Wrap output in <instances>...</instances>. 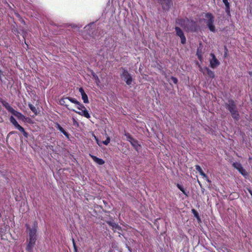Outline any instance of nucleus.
I'll use <instances>...</instances> for the list:
<instances>
[{
    "instance_id": "37",
    "label": "nucleus",
    "mask_w": 252,
    "mask_h": 252,
    "mask_svg": "<svg viewBox=\"0 0 252 252\" xmlns=\"http://www.w3.org/2000/svg\"><path fill=\"white\" fill-rule=\"evenodd\" d=\"M205 74H207V71H205Z\"/></svg>"
},
{
    "instance_id": "8",
    "label": "nucleus",
    "mask_w": 252,
    "mask_h": 252,
    "mask_svg": "<svg viewBox=\"0 0 252 252\" xmlns=\"http://www.w3.org/2000/svg\"><path fill=\"white\" fill-rule=\"evenodd\" d=\"M176 34L179 36L181 38V43L184 44L186 42V38L182 30L179 27L175 28Z\"/></svg>"
},
{
    "instance_id": "18",
    "label": "nucleus",
    "mask_w": 252,
    "mask_h": 252,
    "mask_svg": "<svg viewBox=\"0 0 252 252\" xmlns=\"http://www.w3.org/2000/svg\"><path fill=\"white\" fill-rule=\"evenodd\" d=\"M9 120L12 125H13V126L15 127V128H17L20 125L13 116H11L10 117Z\"/></svg>"
},
{
    "instance_id": "16",
    "label": "nucleus",
    "mask_w": 252,
    "mask_h": 252,
    "mask_svg": "<svg viewBox=\"0 0 252 252\" xmlns=\"http://www.w3.org/2000/svg\"><path fill=\"white\" fill-rule=\"evenodd\" d=\"M90 157L92 158V159L94 160V161H95L96 163H97L99 165H102L105 162L101 158H97L96 157L90 155Z\"/></svg>"
},
{
    "instance_id": "17",
    "label": "nucleus",
    "mask_w": 252,
    "mask_h": 252,
    "mask_svg": "<svg viewBox=\"0 0 252 252\" xmlns=\"http://www.w3.org/2000/svg\"><path fill=\"white\" fill-rule=\"evenodd\" d=\"M56 127L61 131L62 132L66 137H68L69 134L67 132H66L64 129L59 125L57 124Z\"/></svg>"
},
{
    "instance_id": "25",
    "label": "nucleus",
    "mask_w": 252,
    "mask_h": 252,
    "mask_svg": "<svg viewBox=\"0 0 252 252\" xmlns=\"http://www.w3.org/2000/svg\"><path fill=\"white\" fill-rule=\"evenodd\" d=\"M29 107H30V109L35 114H36L37 113V110L36 108L32 104H29Z\"/></svg>"
},
{
    "instance_id": "11",
    "label": "nucleus",
    "mask_w": 252,
    "mask_h": 252,
    "mask_svg": "<svg viewBox=\"0 0 252 252\" xmlns=\"http://www.w3.org/2000/svg\"><path fill=\"white\" fill-rule=\"evenodd\" d=\"M200 70L205 75V71H207V75L211 78H214L215 77L214 73L213 71L211 70L208 67L200 68Z\"/></svg>"
},
{
    "instance_id": "3",
    "label": "nucleus",
    "mask_w": 252,
    "mask_h": 252,
    "mask_svg": "<svg viewBox=\"0 0 252 252\" xmlns=\"http://www.w3.org/2000/svg\"><path fill=\"white\" fill-rule=\"evenodd\" d=\"M225 107L226 109H227L229 111L232 116V117L234 119L236 120H238L239 119V113L237 110L236 105L234 101L232 100H229L228 101V103H226Z\"/></svg>"
},
{
    "instance_id": "23",
    "label": "nucleus",
    "mask_w": 252,
    "mask_h": 252,
    "mask_svg": "<svg viewBox=\"0 0 252 252\" xmlns=\"http://www.w3.org/2000/svg\"><path fill=\"white\" fill-rule=\"evenodd\" d=\"M5 108L10 113H12L15 110L8 103H5L3 104Z\"/></svg>"
},
{
    "instance_id": "31",
    "label": "nucleus",
    "mask_w": 252,
    "mask_h": 252,
    "mask_svg": "<svg viewBox=\"0 0 252 252\" xmlns=\"http://www.w3.org/2000/svg\"><path fill=\"white\" fill-rule=\"evenodd\" d=\"M110 138L109 136H108L105 141H102V143L105 145H107L110 143Z\"/></svg>"
},
{
    "instance_id": "13",
    "label": "nucleus",
    "mask_w": 252,
    "mask_h": 252,
    "mask_svg": "<svg viewBox=\"0 0 252 252\" xmlns=\"http://www.w3.org/2000/svg\"><path fill=\"white\" fill-rule=\"evenodd\" d=\"M12 114L19 120H21L23 121H25L26 120V117L25 116H24L20 112L16 111L15 110L13 112Z\"/></svg>"
},
{
    "instance_id": "12",
    "label": "nucleus",
    "mask_w": 252,
    "mask_h": 252,
    "mask_svg": "<svg viewBox=\"0 0 252 252\" xmlns=\"http://www.w3.org/2000/svg\"><path fill=\"white\" fill-rule=\"evenodd\" d=\"M108 223L110 226H112V229L114 231H120L121 227L118 224L116 223L115 221H106Z\"/></svg>"
},
{
    "instance_id": "35",
    "label": "nucleus",
    "mask_w": 252,
    "mask_h": 252,
    "mask_svg": "<svg viewBox=\"0 0 252 252\" xmlns=\"http://www.w3.org/2000/svg\"><path fill=\"white\" fill-rule=\"evenodd\" d=\"M95 139L96 141V142H97V144L99 145V146H101V144L102 143V141H99L97 138L95 136Z\"/></svg>"
},
{
    "instance_id": "21",
    "label": "nucleus",
    "mask_w": 252,
    "mask_h": 252,
    "mask_svg": "<svg viewBox=\"0 0 252 252\" xmlns=\"http://www.w3.org/2000/svg\"><path fill=\"white\" fill-rule=\"evenodd\" d=\"M223 2L224 3L225 6V11L226 13H229L230 11V5L228 1V0H222Z\"/></svg>"
},
{
    "instance_id": "19",
    "label": "nucleus",
    "mask_w": 252,
    "mask_h": 252,
    "mask_svg": "<svg viewBox=\"0 0 252 252\" xmlns=\"http://www.w3.org/2000/svg\"><path fill=\"white\" fill-rule=\"evenodd\" d=\"M16 128L18 129L19 131H20L21 132H22L24 136L26 138L28 137V135H29L28 133L25 131L24 128L22 126H21L20 125H19Z\"/></svg>"
},
{
    "instance_id": "22",
    "label": "nucleus",
    "mask_w": 252,
    "mask_h": 252,
    "mask_svg": "<svg viewBox=\"0 0 252 252\" xmlns=\"http://www.w3.org/2000/svg\"><path fill=\"white\" fill-rule=\"evenodd\" d=\"M70 98L69 97H68L63 98L60 100V102L61 104L65 106L68 109L71 110L70 108H69L67 107L68 105L66 104V100H68V98Z\"/></svg>"
},
{
    "instance_id": "6",
    "label": "nucleus",
    "mask_w": 252,
    "mask_h": 252,
    "mask_svg": "<svg viewBox=\"0 0 252 252\" xmlns=\"http://www.w3.org/2000/svg\"><path fill=\"white\" fill-rule=\"evenodd\" d=\"M158 1L165 11H168L172 5V0H158Z\"/></svg>"
},
{
    "instance_id": "30",
    "label": "nucleus",
    "mask_w": 252,
    "mask_h": 252,
    "mask_svg": "<svg viewBox=\"0 0 252 252\" xmlns=\"http://www.w3.org/2000/svg\"><path fill=\"white\" fill-rule=\"evenodd\" d=\"M92 75L93 78L95 80L96 83H97L99 82V80L98 76L94 72L92 73Z\"/></svg>"
},
{
    "instance_id": "5",
    "label": "nucleus",
    "mask_w": 252,
    "mask_h": 252,
    "mask_svg": "<svg viewBox=\"0 0 252 252\" xmlns=\"http://www.w3.org/2000/svg\"><path fill=\"white\" fill-rule=\"evenodd\" d=\"M122 73L120 74L121 77L124 79L127 85H131L132 82V78L128 71L124 68H122Z\"/></svg>"
},
{
    "instance_id": "34",
    "label": "nucleus",
    "mask_w": 252,
    "mask_h": 252,
    "mask_svg": "<svg viewBox=\"0 0 252 252\" xmlns=\"http://www.w3.org/2000/svg\"><path fill=\"white\" fill-rule=\"evenodd\" d=\"M79 92L81 93V94L82 95L83 94H85V92H84V89L83 88H80L79 89Z\"/></svg>"
},
{
    "instance_id": "32",
    "label": "nucleus",
    "mask_w": 252,
    "mask_h": 252,
    "mask_svg": "<svg viewBox=\"0 0 252 252\" xmlns=\"http://www.w3.org/2000/svg\"><path fill=\"white\" fill-rule=\"evenodd\" d=\"M126 138H127V140L129 142H131V141H132L131 140H134V139L133 138H132V137L131 136V135H130L129 134H128V133H127V134H126Z\"/></svg>"
},
{
    "instance_id": "20",
    "label": "nucleus",
    "mask_w": 252,
    "mask_h": 252,
    "mask_svg": "<svg viewBox=\"0 0 252 252\" xmlns=\"http://www.w3.org/2000/svg\"><path fill=\"white\" fill-rule=\"evenodd\" d=\"M131 142H130L131 144L133 146V147L136 150L138 151V148L140 147V145L138 144L137 141L135 139L131 140Z\"/></svg>"
},
{
    "instance_id": "26",
    "label": "nucleus",
    "mask_w": 252,
    "mask_h": 252,
    "mask_svg": "<svg viewBox=\"0 0 252 252\" xmlns=\"http://www.w3.org/2000/svg\"><path fill=\"white\" fill-rule=\"evenodd\" d=\"M196 55L198 57V59L200 61H202V53H201V51H200L199 49H197Z\"/></svg>"
},
{
    "instance_id": "10",
    "label": "nucleus",
    "mask_w": 252,
    "mask_h": 252,
    "mask_svg": "<svg viewBox=\"0 0 252 252\" xmlns=\"http://www.w3.org/2000/svg\"><path fill=\"white\" fill-rule=\"evenodd\" d=\"M68 100L70 101L71 102L76 104L77 105V108L80 110H82L86 108L82 104L80 103L74 98H68Z\"/></svg>"
},
{
    "instance_id": "1",
    "label": "nucleus",
    "mask_w": 252,
    "mask_h": 252,
    "mask_svg": "<svg viewBox=\"0 0 252 252\" xmlns=\"http://www.w3.org/2000/svg\"><path fill=\"white\" fill-rule=\"evenodd\" d=\"M27 231L28 234L26 251L28 252H33V249L37 240V221H29L26 224Z\"/></svg>"
},
{
    "instance_id": "9",
    "label": "nucleus",
    "mask_w": 252,
    "mask_h": 252,
    "mask_svg": "<svg viewBox=\"0 0 252 252\" xmlns=\"http://www.w3.org/2000/svg\"><path fill=\"white\" fill-rule=\"evenodd\" d=\"M211 56L212 58L210 61V66L212 68H215L220 65V62L216 58L214 54H211Z\"/></svg>"
},
{
    "instance_id": "36",
    "label": "nucleus",
    "mask_w": 252,
    "mask_h": 252,
    "mask_svg": "<svg viewBox=\"0 0 252 252\" xmlns=\"http://www.w3.org/2000/svg\"><path fill=\"white\" fill-rule=\"evenodd\" d=\"M15 133V131H12V132H10L9 133V134H14V133Z\"/></svg>"
},
{
    "instance_id": "29",
    "label": "nucleus",
    "mask_w": 252,
    "mask_h": 252,
    "mask_svg": "<svg viewBox=\"0 0 252 252\" xmlns=\"http://www.w3.org/2000/svg\"><path fill=\"white\" fill-rule=\"evenodd\" d=\"M72 244L73 246V252H77V248L73 238L72 239Z\"/></svg>"
},
{
    "instance_id": "33",
    "label": "nucleus",
    "mask_w": 252,
    "mask_h": 252,
    "mask_svg": "<svg viewBox=\"0 0 252 252\" xmlns=\"http://www.w3.org/2000/svg\"><path fill=\"white\" fill-rule=\"evenodd\" d=\"M172 81L174 82V84H177L178 82V79L176 77H171V78Z\"/></svg>"
},
{
    "instance_id": "2",
    "label": "nucleus",
    "mask_w": 252,
    "mask_h": 252,
    "mask_svg": "<svg viewBox=\"0 0 252 252\" xmlns=\"http://www.w3.org/2000/svg\"><path fill=\"white\" fill-rule=\"evenodd\" d=\"M176 23L187 31H195L197 30V23L188 19H178Z\"/></svg>"
},
{
    "instance_id": "28",
    "label": "nucleus",
    "mask_w": 252,
    "mask_h": 252,
    "mask_svg": "<svg viewBox=\"0 0 252 252\" xmlns=\"http://www.w3.org/2000/svg\"><path fill=\"white\" fill-rule=\"evenodd\" d=\"M192 212L194 215V216L198 220H200L199 217L198 213L194 209L192 210Z\"/></svg>"
},
{
    "instance_id": "14",
    "label": "nucleus",
    "mask_w": 252,
    "mask_h": 252,
    "mask_svg": "<svg viewBox=\"0 0 252 252\" xmlns=\"http://www.w3.org/2000/svg\"><path fill=\"white\" fill-rule=\"evenodd\" d=\"M71 110L75 111L76 113H78V114H79L81 116H83L87 118H89L90 117V115L89 114L88 111L86 110V108L81 110V111H76L73 109H71Z\"/></svg>"
},
{
    "instance_id": "7",
    "label": "nucleus",
    "mask_w": 252,
    "mask_h": 252,
    "mask_svg": "<svg viewBox=\"0 0 252 252\" xmlns=\"http://www.w3.org/2000/svg\"><path fill=\"white\" fill-rule=\"evenodd\" d=\"M233 166L237 169L239 172L244 177L248 175V173L246 170L242 167V165L238 162H235L233 163Z\"/></svg>"
},
{
    "instance_id": "24",
    "label": "nucleus",
    "mask_w": 252,
    "mask_h": 252,
    "mask_svg": "<svg viewBox=\"0 0 252 252\" xmlns=\"http://www.w3.org/2000/svg\"><path fill=\"white\" fill-rule=\"evenodd\" d=\"M81 96H82V99L83 100V102L85 103H89V100H88V96L86 94H83L82 95H81Z\"/></svg>"
},
{
    "instance_id": "15",
    "label": "nucleus",
    "mask_w": 252,
    "mask_h": 252,
    "mask_svg": "<svg viewBox=\"0 0 252 252\" xmlns=\"http://www.w3.org/2000/svg\"><path fill=\"white\" fill-rule=\"evenodd\" d=\"M195 169L197 171H198L200 174L204 178L206 179V180L208 182H210L211 181L209 180L208 178L206 176V175L204 173V172L202 171L201 167L198 165H195Z\"/></svg>"
},
{
    "instance_id": "4",
    "label": "nucleus",
    "mask_w": 252,
    "mask_h": 252,
    "mask_svg": "<svg viewBox=\"0 0 252 252\" xmlns=\"http://www.w3.org/2000/svg\"><path fill=\"white\" fill-rule=\"evenodd\" d=\"M205 17L207 18L206 21V24L208 26L209 30L213 32H215L216 31L215 25H214V17L210 13H207L205 14Z\"/></svg>"
},
{
    "instance_id": "27",
    "label": "nucleus",
    "mask_w": 252,
    "mask_h": 252,
    "mask_svg": "<svg viewBox=\"0 0 252 252\" xmlns=\"http://www.w3.org/2000/svg\"><path fill=\"white\" fill-rule=\"evenodd\" d=\"M177 187L178 188V189H179L181 191H182V192H183V193L184 194H185V195H187V193H186V191H185V189H184V188H183L181 185H180V184H177Z\"/></svg>"
}]
</instances>
